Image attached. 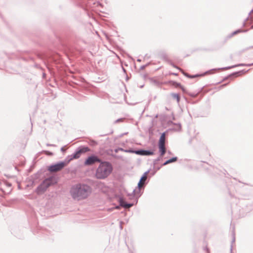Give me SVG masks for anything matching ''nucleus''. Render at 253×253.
Returning <instances> with one entry per match:
<instances>
[{
    "label": "nucleus",
    "mask_w": 253,
    "mask_h": 253,
    "mask_svg": "<svg viewBox=\"0 0 253 253\" xmlns=\"http://www.w3.org/2000/svg\"><path fill=\"white\" fill-rule=\"evenodd\" d=\"M70 193L73 198L80 200L87 198L90 193V188L84 184H77L73 186Z\"/></svg>",
    "instance_id": "obj_1"
},
{
    "label": "nucleus",
    "mask_w": 253,
    "mask_h": 253,
    "mask_svg": "<svg viewBox=\"0 0 253 253\" xmlns=\"http://www.w3.org/2000/svg\"><path fill=\"white\" fill-rule=\"evenodd\" d=\"M112 168L111 164L108 162L101 163L96 172V176L99 179L107 177L111 172Z\"/></svg>",
    "instance_id": "obj_2"
},
{
    "label": "nucleus",
    "mask_w": 253,
    "mask_h": 253,
    "mask_svg": "<svg viewBox=\"0 0 253 253\" xmlns=\"http://www.w3.org/2000/svg\"><path fill=\"white\" fill-rule=\"evenodd\" d=\"M57 180L55 177H50L44 180L43 182L37 188V193L41 194L43 193L50 186L55 184Z\"/></svg>",
    "instance_id": "obj_3"
},
{
    "label": "nucleus",
    "mask_w": 253,
    "mask_h": 253,
    "mask_svg": "<svg viewBox=\"0 0 253 253\" xmlns=\"http://www.w3.org/2000/svg\"><path fill=\"white\" fill-rule=\"evenodd\" d=\"M165 141L166 134L165 133H163L161 135L159 141V148L161 156H163L166 153Z\"/></svg>",
    "instance_id": "obj_4"
},
{
    "label": "nucleus",
    "mask_w": 253,
    "mask_h": 253,
    "mask_svg": "<svg viewBox=\"0 0 253 253\" xmlns=\"http://www.w3.org/2000/svg\"><path fill=\"white\" fill-rule=\"evenodd\" d=\"M67 163L65 162H60L59 163L49 166L48 168V170L50 172H57L63 169L67 165Z\"/></svg>",
    "instance_id": "obj_5"
},
{
    "label": "nucleus",
    "mask_w": 253,
    "mask_h": 253,
    "mask_svg": "<svg viewBox=\"0 0 253 253\" xmlns=\"http://www.w3.org/2000/svg\"><path fill=\"white\" fill-rule=\"evenodd\" d=\"M100 160L96 156H92L88 157L85 161L84 165L89 166L94 164L96 162H99Z\"/></svg>",
    "instance_id": "obj_6"
},
{
    "label": "nucleus",
    "mask_w": 253,
    "mask_h": 253,
    "mask_svg": "<svg viewBox=\"0 0 253 253\" xmlns=\"http://www.w3.org/2000/svg\"><path fill=\"white\" fill-rule=\"evenodd\" d=\"M135 153L140 155H152L153 152L146 150H138L135 151Z\"/></svg>",
    "instance_id": "obj_7"
},
{
    "label": "nucleus",
    "mask_w": 253,
    "mask_h": 253,
    "mask_svg": "<svg viewBox=\"0 0 253 253\" xmlns=\"http://www.w3.org/2000/svg\"><path fill=\"white\" fill-rule=\"evenodd\" d=\"M147 173H145L142 176V177L141 178L138 184V186L139 188H141V187H142L145 182V181L147 179Z\"/></svg>",
    "instance_id": "obj_8"
},
{
    "label": "nucleus",
    "mask_w": 253,
    "mask_h": 253,
    "mask_svg": "<svg viewBox=\"0 0 253 253\" xmlns=\"http://www.w3.org/2000/svg\"><path fill=\"white\" fill-rule=\"evenodd\" d=\"M119 201H120V205L122 207H124L125 208H129L131 207L132 206V204H126L125 201H124V200L123 199H120Z\"/></svg>",
    "instance_id": "obj_9"
},
{
    "label": "nucleus",
    "mask_w": 253,
    "mask_h": 253,
    "mask_svg": "<svg viewBox=\"0 0 253 253\" xmlns=\"http://www.w3.org/2000/svg\"><path fill=\"white\" fill-rule=\"evenodd\" d=\"M177 157H174V158H172L168 161H167L164 164V165H166L167 164H169V163H172V162H176L177 161Z\"/></svg>",
    "instance_id": "obj_10"
},
{
    "label": "nucleus",
    "mask_w": 253,
    "mask_h": 253,
    "mask_svg": "<svg viewBox=\"0 0 253 253\" xmlns=\"http://www.w3.org/2000/svg\"><path fill=\"white\" fill-rule=\"evenodd\" d=\"M82 153V150H80V151L77 152L75 154H74L73 158L74 159L79 158L80 157V155H81Z\"/></svg>",
    "instance_id": "obj_11"
},
{
    "label": "nucleus",
    "mask_w": 253,
    "mask_h": 253,
    "mask_svg": "<svg viewBox=\"0 0 253 253\" xmlns=\"http://www.w3.org/2000/svg\"><path fill=\"white\" fill-rule=\"evenodd\" d=\"M172 97L173 98L176 99L177 101L178 102L180 100V97L178 94H173Z\"/></svg>",
    "instance_id": "obj_12"
},
{
    "label": "nucleus",
    "mask_w": 253,
    "mask_h": 253,
    "mask_svg": "<svg viewBox=\"0 0 253 253\" xmlns=\"http://www.w3.org/2000/svg\"><path fill=\"white\" fill-rule=\"evenodd\" d=\"M45 153L47 155H49V156H51V155H52V153L51 152H50L49 151H45Z\"/></svg>",
    "instance_id": "obj_13"
},
{
    "label": "nucleus",
    "mask_w": 253,
    "mask_h": 253,
    "mask_svg": "<svg viewBox=\"0 0 253 253\" xmlns=\"http://www.w3.org/2000/svg\"><path fill=\"white\" fill-rule=\"evenodd\" d=\"M88 150H89V149L87 147H86V148H84L82 151L83 152L88 151Z\"/></svg>",
    "instance_id": "obj_14"
},
{
    "label": "nucleus",
    "mask_w": 253,
    "mask_h": 253,
    "mask_svg": "<svg viewBox=\"0 0 253 253\" xmlns=\"http://www.w3.org/2000/svg\"><path fill=\"white\" fill-rule=\"evenodd\" d=\"M180 86V84H175V86L176 87H178V86Z\"/></svg>",
    "instance_id": "obj_15"
},
{
    "label": "nucleus",
    "mask_w": 253,
    "mask_h": 253,
    "mask_svg": "<svg viewBox=\"0 0 253 253\" xmlns=\"http://www.w3.org/2000/svg\"><path fill=\"white\" fill-rule=\"evenodd\" d=\"M187 76L188 77H189V78H194V77H197V76H188V75H187Z\"/></svg>",
    "instance_id": "obj_16"
},
{
    "label": "nucleus",
    "mask_w": 253,
    "mask_h": 253,
    "mask_svg": "<svg viewBox=\"0 0 253 253\" xmlns=\"http://www.w3.org/2000/svg\"><path fill=\"white\" fill-rule=\"evenodd\" d=\"M238 32H239V31L235 32L233 34H236L238 33Z\"/></svg>",
    "instance_id": "obj_17"
}]
</instances>
